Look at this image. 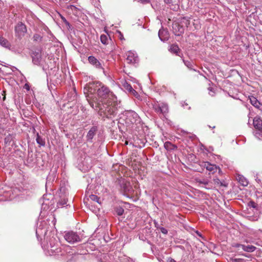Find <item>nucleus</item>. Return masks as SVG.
<instances>
[{"instance_id": "obj_1", "label": "nucleus", "mask_w": 262, "mask_h": 262, "mask_svg": "<svg viewBox=\"0 0 262 262\" xmlns=\"http://www.w3.org/2000/svg\"><path fill=\"white\" fill-rule=\"evenodd\" d=\"M83 92L90 105L98 110L100 115L112 118L117 114V97L106 86L99 82L89 83L84 87Z\"/></svg>"}, {"instance_id": "obj_2", "label": "nucleus", "mask_w": 262, "mask_h": 262, "mask_svg": "<svg viewBox=\"0 0 262 262\" xmlns=\"http://www.w3.org/2000/svg\"><path fill=\"white\" fill-rule=\"evenodd\" d=\"M42 247L46 254L49 255L66 256L71 250L69 246H61L57 237L50 233L47 237V244Z\"/></svg>"}, {"instance_id": "obj_3", "label": "nucleus", "mask_w": 262, "mask_h": 262, "mask_svg": "<svg viewBox=\"0 0 262 262\" xmlns=\"http://www.w3.org/2000/svg\"><path fill=\"white\" fill-rule=\"evenodd\" d=\"M50 220H51L52 226H54L55 218L54 216H50L47 220L39 221V223L37 226L36 231V236L38 238L39 236L47 234V232L49 229L50 226V225H48V223Z\"/></svg>"}, {"instance_id": "obj_4", "label": "nucleus", "mask_w": 262, "mask_h": 262, "mask_svg": "<svg viewBox=\"0 0 262 262\" xmlns=\"http://www.w3.org/2000/svg\"><path fill=\"white\" fill-rule=\"evenodd\" d=\"M65 240L70 243L74 244L81 241V237L79 235L75 232L70 231L66 232L64 234Z\"/></svg>"}, {"instance_id": "obj_5", "label": "nucleus", "mask_w": 262, "mask_h": 262, "mask_svg": "<svg viewBox=\"0 0 262 262\" xmlns=\"http://www.w3.org/2000/svg\"><path fill=\"white\" fill-rule=\"evenodd\" d=\"M125 115L127 122H130L132 124H138L140 122V118L139 115L133 111H126Z\"/></svg>"}, {"instance_id": "obj_6", "label": "nucleus", "mask_w": 262, "mask_h": 262, "mask_svg": "<svg viewBox=\"0 0 262 262\" xmlns=\"http://www.w3.org/2000/svg\"><path fill=\"white\" fill-rule=\"evenodd\" d=\"M152 107L155 112L158 114L165 115L168 113V105L162 102L159 103L158 102H155L152 104Z\"/></svg>"}, {"instance_id": "obj_7", "label": "nucleus", "mask_w": 262, "mask_h": 262, "mask_svg": "<svg viewBox=\"0 0 262 262\" xmlns=\"http://www.w3.org/2000/svg\"><path fill=\"white\" fill-rule=\"evenodd\" d=\"M27 32L26 25L21 22L18 23L15 27V35L18 37L24 36Z\"/></svg>"}, {"instance_id": "obj_8", "label": "nucleus", "mask_w": 262, "mask_h": 262, "mask_svg": "<svg viewBox=\"0 0 262 262\" xmlns=\"http://www.w3.org/2000/svg\"><path fill=\"white\" fill-rule=\"evenodd\" d=\"M201 166L205 168L207 170L210 171L212 173H214L219 170V172H220V168L215 164H212L208 162H202L200 164Z\"/></svg>"}, {"instance_id": "obj_9", "label": "nucleus", "mask_w": 262, "mask_h": 262, "mask_svg": "<svg viewBox=\"0 0 262 262\" xmlns=\"http://www.w3.org/2000/svg\"><path fill=\"white\" fill-rule=\"evenodd\" d=\"M88 61L97 69L103 70L101 63L95 57L93 56H90L88 57Z\"/></svg>"}, {"instance_id": "obj_10", "label": "nucleus", "mask_w": 262, "mask_h": 262, "mask_svg": "<svg viewBox=\"0 0 262 262\" xmlns=\"http://www.w3.org/2000/svg\"><path fill=\"white\" fill-rule=\"evenodd\" d=\"M126 61L128 63H135L138 60V57L136 54L132 52L128 51L126 54Z\"/></svg>"}, {"instance_id": "obj_11", "label": "nucleus", "mask_w": 262, "mask_h": 262, "mask_svg": "<svg viewBox=\"0 0 262 262\" xmlns=\"http://www.w3.org/2000/svg\"><path fill=\"white\" fill-rule=\"evenodd\" d=\"M196 182L200 187H204L206 189H211L213 186L212 183L207 179H196Z\"/></svg>"}, {"instance_id": "obj_12", "label": "nucleus", "mask_w": 262, "mask_h": 262, "mask_svg": "<svg viewBox=\"0 0 262 262\" xmlns=\"http://www.w3.org/2000/svg\"><path fill=\"white\" fill-rule=\"evenodd\" d=\"M97 128L96 126H93L88 132L86 136V140L88 142H92V140L95 136Z\"/></svg>"}, {"instance_id": "obj_13", "label": "nucleus", "mask_w": 262, "mask_h": 262, "mask_svg": "<svg viewBox=\"0 0 262 262\" xmlns=\"http://www.w3.org/2000/svg\"><path fill=\"white\" fill-rule=\"evenodd\" d=\"M158 35L160 39L163 42L167 41L169 38V34L168 31L164 29L159 30Z\"/></svg>"}, {"instance_id": "obj_14", "label": "nucleus", "mask_w": 262, "mask_h": 262, "mask_svg": "<svg viewBox=\"0 0 262 262\" xmlns=\"http://www.w3.org/2000/svg\"><path fill=\"white\" fill-rule=\"evenodd\" d=\"M235 247L236 248H241L244 251L248 252H253L256 249V247L252 245L245 246L237 244L235 245Z\"/></svg>"}, {"instance_id": "obj_15", "label": "nucleus", "mask_w": 262, "mask_h": 262, "mask_svg": "<svg viewBox=\"0 0 262 262\" xmlns=\"http://www.w3.org/2000/svg\"><path fill=\"white\" fill-rule=\"evenodd\" d=\"M253 124L256 130H262V120L259 117L253 119Z\"/></svg>"}, {"instance_id": "obj_16", "label": "nucleus", "mask_w": 262, "mask_h": 262, "mask_svg": "<svg viewBox=\"0 0 262 262\" xmlns=\"http://www.w3.org/2000/svg\"><path fill=\"white\" fill-rule=\"evenodd\" d=\"M32 61L35 64H39L41 62V55L38 53H34L32 57Z\"/></svg>"}, {"instance_id": "obj_17", "label": "nucleus", "mask_w": 262, "mask_h": 262, "mask_svg": "<svg viewBox=\"0 0 262 262\" xmlns=\"http://www.w3.org/2000/svg\"><path fill=\"white\" fill-rule=\"evenodd\" d=\"M249 99H250L251 103L253 106H254L255 107H257V108L260 107L261 104L260 103V102L257 100V99L255 97H254L253 96H251V97L249 98Z\"/></svg>"}, {"instance_id": "obj_18", "label": "nucleus", "mask_w": 262, "mask_h": 262, "mask_svg": "<svg viewBox=\"0 0 262 262\" xmlns=\"http://www.w3.org/2000/svg\"><path fill=\"white\" fill-rule=\"evenodd\" d=\"M237 180L239 183L242 184L243 186H246L248 184V182L247 180L242 176H238L237 178Z\"/></svg>"}, {"instance_id": "obj_19", "label": "nucleus", "mask_w": 262, "mask_h": 262, "mask_svg": "<svg viewBox=\"0 0 262 262\" xmlns=\"http://www.w3.org/2000/svg\"><path fill=\"white\" fill-rule=\"evenodd\" d=\"M0 45L5 48H9L10 47L8 41L1 36H0Z\"/></svg>"}, {"instance_id": "obj_20", "label": "nucleus", "mask_w": 262, "mask_h": 262, "mask_svg": "<svg viewBox=\"0 0 262 262\" xmlns=\"http://www.w3.org/2000/svg\"><path fill=\"white\" fill-rule=\"evenodd\" d=\"M169 50L171 53H173L176 54V55H178V54L179 52L180 49L178 45L173 44V45H172L170 46Z\"/></svg>"}, {"instance_id": "obj_21", "label": "nucleus", "mask_w": 262, "mask_h": 262, "mask_svg": "<svg viewBox=\"0 0 262 262\" xmlns=\"http://www.w3.org/2000/svg\"><path fill=\"white\" fill-rule=\"evenodd\" d=\"M164 147L167 149V150H169V149H176L177 148V146L172 144L171 143H170V142H166L165 143H164Z\"/></svg>"}, {"instance_id": "obj_22", "label": "nucleus", "mask_w": 262, "mask_h": 262, "mask_svg": "<svg viewBox=\"0 0 262 262\" xmlns=\"http://www.w3.org/2000/svg\"><path fill=\"white\" fill-rule=\"evenodd\" d=\"M36 140V142L40 146H45V141L38 135V134L37 135Z\"/></svg>"}, {"instance_id": "obj_23", "label": "nucleus", "mask_w": 262, "mask_h": 262, "mask_svg": "<svg viewBox=\"0 0 262 262\" xmlns=\"http://www.w3.org/2000/svg\"><path fill=\"white\" fill-rule=\"evenodd\" d=\"M254 136L259 140H262V130L256 129L254 132Z\"/></svg>"}, {"instance_id": "obj_24", "label": "nucleus", "mask_w": 262, "mask_h": 262, "mask_svg": "<svg viewBox=\"0 0 262 262\" xmlns=\"http://www.w3.org/2000/svg\"><path fill=\"white\" fill-rule=\"evenodd\" d=\"M100 40L103 44H107L108 38L107 36L104 34L101 35L100 36Z\"/></svg>"}, {"instance_id": "obj_25", "label": "nucleus", "mask_w": 262, "mask_h": 262, "mask_svg": "<svg viewBox=\"0 0 262 262\" xmlns=\"http://www.w3.org/2000/svg\"><path fill=\"white\" fill-rule=\"evenodd\" d=\"M90 199L91 200L96 202V203L99 204V198L96 195L91 194L90 195Z\"/></svg>"}, {"instance_id": "obj_26", "label": "nucleus", "mask_w": 262, "mask_h": 262, "mask_svg": "<svg viewBox=\"0 0 262 262\" xmlns=\"http://www.w3.org/2000/svg\"><path fill=\"white\" fill-rule=\"evenodd\" d=\"M124 88L128 92H130L132 90H133V88L130 85V84L128 83L127 82H125L123 84Z\"/></svg>"}, {"instance_id": "obj_27", "label": "nucleus", "mask_w": 262, "mask_h": 262, "mask_svg": "<svg viewBox=\"0 0 262 262\" xmlns=\"http://www.w3.org/2000/svg\"><path fill=\"white\" fill-rule=\"evenodd\" d=\"M33 40L36 41H40L41 40V36L38 34H35L33 36Z\"/></svg>"}, {"instance_id": "obj_28", "label": "nucleus", "mask_w": 262, "mask_h": 262, "mask_svg": "<svg viewBox=\"0 0 262 262\" xmlns=\"http://www.w3.org/2000/svg\"><path fill=\"white\" fill-rule=\"evenodd\" d=\"M116 211L118 215H122L124 213V209L122 207H119L116 209Z\"/></svg>"}, {"instance_id": "obj_29", "label": "nucleus", "mask_w": 262, "mask_h": 262, "mask_svg": "<svg viewBox=\"0 0 262 262\" xmlns=\"http://www.w3.org/2000/svg\"><path fill=\"white\" fill-rule=\"evenodd\" d=\"M67 204V200L66 199H64L63 200H61V201H59L57 203V206L58 207H62L64 205H66Z\"/></svg>"}, {"instance_id": "obj_30", "label": "nucleus", "mask_w": 262, "mask_h": 262, "mask_svg": "<svg viewBox=\"0 0 262 262\" xmlns=\"http://www.w3.org/2000/svg\"><path fill=\"white\" fill-rule=\"evenodd\" d=\"M184 62V64L186 66H187L188 68L189 69H192V63H191V62L189 61H185V60H183Z\"/></svg>"}, {"instance_id": "obj_31", "label": "nucleus", "mask_w": 262, "mask_h": 262, "mask_svg": "<svg viewBox=\"0 0 262 262\" xmlns=\"http://www.w3.org/2000/svg\"><path fill=\"white\" fill-rule=\"evenodd\" d=\"M130 93L137 98L139 96L138 93L133 89V90H132L130 92Z\"/></svg>"}, {"instance_id": "obj_32", "label": "nucleus", "mask_w": 262, "mask_h": 262, "mask_svg": "<svg viewBox=\"0 0 262 262\" xmlns=\"http://www.w3.org/2000/svg\"><path fill=\"white\" fill-rule=\"evenodd\" d=\"M243 260H244L243 259L240 258H234L232 259L233 262H243Z\"/></svg>"}, {"instance_id": "obj_33", "label": "nucleus", "mask_w": 262, "mask_h": 262, "mask_svg": "<svg viewBox=\"0 0 262 262\" xmlns=\"http://www.w3.org/2000/svg\"><path fill=\"white\" fill-rule=\"evenodd\" d=\"M208 90L209 91V95L213 96L214 95V92L212 91V89L211 88H209Z\"/></svg>"}, {"instance_id": "obj_34", "label": "nucleus", "mask_w": 262, "mask_h": 262, "mask_svg": "<svg viewBox=\"0 0 262 262\" xmlns=\"http://www.w3.org/2000/svg\"><path fill=\"white\" fill-rule=\"evenodd\" d=\"M161 231L163 233L165 234L167 233V230L165 228H163V227L161 228Z\"/></svg>"}, {"instance_id": "obj_35", "label": "nucleus", "mask_w": 262, "mask_h": 262, "mask_svg": "<svg viewBox=\"0 0 262 262\" xmlns=\"http://www.w3.org/2000/svg\"><path fill=\"white\" fill-rule=\"evenodd\" d=\"M250 205L253 208H255L256 207V205H255V203L253 202H250Z\"/></svg>"}, {"instance_id": "obj_36", "label": "nucleus", "mask_w": 262, "mask_h": 262, "mask_svg": "<svg viewBox=\"0 0 262 262\" xmlns=\"http://www.w3.org/2000/svg\"><path fill=\"white\" fill-rule=\"evenodd\" d=\"M140 1L143 4H147L149 3V0H140Z\"/></svg>"}, {"instance_id": "obj_37", "label": "nucleus", "mask_w": 262, "mask_h": 262, "mask_svg": "<svg viewBox=\"0 0 262 262\" xmlns=\"http://www.w3.org/2000/svg\"><path fill=\"white\" fill-rule=\"evenodd\" d=\"M164 2L167 4H170L172 3V0H164Z\"/></svg>"}, {"instance_id": "obj_38", "label": "nucleus", "mask_w": 262, "mask_h": 262, "mask_svg": "<svg viewBox=\"0 0 262 262\" xmlns=\"http://www.w3.org/2000/svg\"><path fill=\"white\" fill-rule=\"evenodd\" d=\"M214 181L217 184L221 183L222 184V183L220 182V180L219 179H214Z\"/></svg>"}, {"instance_id": "obj_39", "label": "nucleus", "mask_w": 262, "mask_h": 262, "mask_svg": "<svg viewBox=\"0 0 262 262\" xmlns=\"http://www.w3.org/2000/svg\"><path fill=\"white\" fill-rule=\"evenodd\" d=\"M25 87H26V89H27L28 90H29V86H28L27 84H25Z\"/></svg>"}, {"instance_id": "obj_40", "label": "nucleus", "mask_w": 262, "mask_h": 262, "mask_svg": "<svg viewBox=\"0 0 262 262\" xmlns=\"http://www.w3.org/2000/svg\"><path fill=\"white\" fill-rule=\"evenodd\" d=\"M169 262H176L173 259H171Z\"/></svg>"}, {"instance_id": "obj_41", "label": "nucleus", "mask_w": 262, "mask_h": 262, "mask_svg": "<svg viewBox=\"0 0 262 262\" xmlns=\"http://www.w3.org/2000/svg\"><path fill=\"white\" fill-rule=\"evenodd\" d=\"M120 35H121L120 39H122V38L123 37V36H122V35L121 33H120Z\"/></svg>"}]
</instances>
